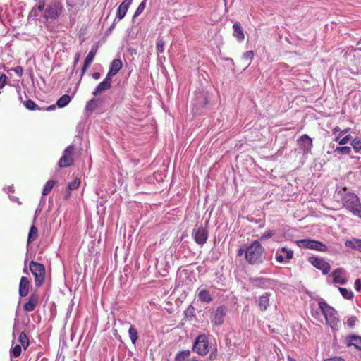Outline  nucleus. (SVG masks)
Wrapping results in <instances>:
<instances>
[{
  "label": "nucleus",
  "mask_w": 361,
  "mask_h": 361,
  "mask_svg": "<svg viewBox=\"0 0 361 361\" xmlns=\"http://www.w3.org/2000/svg\"><path fill=\"white\" fill-rule=\"evenodd\" d=\"M318 306V310H316L314 312H312V315L317 320L322 322L319 314V312H321L325 319L326 324L333 330L337 329L340 323L337 311L324 301H319Z\"/></svg>",
  "instance_id": "nucleus-1"
},
{
  "label": "nucleus",
  "mask_w": 361,
  "mask_h": 361,
  "mask_svg": "<svg viewBox=\"0 0 361 361\" xmlns=\"http://www.w3.org/2000/svg\"><path fill=\"white\" fill-rule=\"evenodd\" d=\"M264 258V248L258 240H255L245 249V259L250 264H261Z\"/></svg>",
  "instance_id": "nucleus-2"
},
{
  "label": "nucleus",
  "mask_w": 361,
  "mask_h": 361,
  "mask_svg": "<svg viewBox=\"0 0 361 361\" xmlns=\"http://www.w3.org/2000/svg\"><path fill=\"white\" fill-rule=\"evenodd\" d=\"M343 206L353 215L361 218V203L360 198L354 193L348 192L342 197Z\"/></svg>",
  "instance_id": "nucleus-3"
},
{
  "label": "nucleus",
  "mask_w": 361,
  "mask_h": 361,
  "mask_svg": "<svg viewBox=\"0 0 361 361\" xmlns=\"http://www.w3.org/2000/svg\"><path fill=\"white\" fill-rule=\"evenodd\" d=\"M63 10L64 8L61 2L51 1L46 6L43 17L46 21L49 19L56 20L61 16Z\"/></svg>",
  "instance_id": "nucleus-4"
},
{
  "label": "nucleus",
  "mask_w": 361,
  "mask_h": 361,
  "mask_svg": "<svg viewBox=\"0 0 361 361\" xmlns=\"http://www.w3.org/2000/svg\"><path fill=\"white\" fill-rule=\"evenodd\" d=\"M29 268L32 274L35 276V283L37 287H40L45 279V267L39 262L31 261L29 264Z\"/></svg>",
  "instance_id": "nucleus-5"
},
{
  "label": "nucleus",
  "mask_w": 361,
  "mask_h": 361,
  "mask_svg": "<svg viewBox=\"0 0 361 361\" xmlns=\"http://www.w3.org/2000/svg\"><path fill=\"white\" fill-rule=\"evenodd\" d=\"M192 350L201 356L206 355L209 352V341L204 334L199 335L193 345Z\"/></svg>",
  "instance_id": "nucleus-6"
},
{
  "label": "nucleus",
  "mask_w": 361,
  "mask_h": 361,
  "mask_svg": "<svg viewBox=\"0 0 361 361\" xmlns=\"http://www.w3.org/2000/svg\"><path fill=\"white\" fill-rule=\"evenodd\" d=\"M299 247L302 248L311 249L321 252L327 251V246L323 243L312 240V239H303L297 241Z\"/></svg>",
  "instance_id": "nucleus-7"
},
{
  "label": "nucleus",
  "mask_w": 361,
  "mask_h": 361,
  "mask_svg": "<svg viewBox=\"0 0 361 361\" xmlns=\"http://www.w3.org/2000/svg\"><path fill=\"white\" fill-rule=\"evenodd\" d=\"M75 147L73 145L67 147L63 152V155L58 161L59 168H67L72 166L74 163L73 153Z\"/></svg>",
  "instance_id": "nucleus-8"
},
{
  "label": "nucleus",
  "mask_w": 361,
  "mask_h": 361,
  "mask_svg": "<svg viewBox=\"0 0 361 361\" xmlns=\"http://www.w3.org/2000/svg\"><path fill=\"white\" fill-rule=\"evenodd\" d=\"M227 308L224 305L218 307L214 312L211 322L214 326H219L224 324L226 316Z\"/></svg>",
  "instance_id": "nucleus-9"
},
{
  "label": "nucleus",
  "mask_w": 361,
  "mask_h": 361,
  "mask_svg": "<svg viewBox=\"0 0 361 361\" xmlns=\"http://www.w3.org/2000/svg\"><path fill=\"white\" fill-rule=\"evenodd\" d=\"M192 236L196 243L202 245L207 240L208 232L202 226H199L192 230Z\"/></svg>",
  "instance_id": "nucleus-10"
},
{
  "label": "nucleus",
  "mask_w": 361,
  "mask_h": 361,
  "mask_svg": "<svg viewBox=\"0 0 361 361\" xmlns=\"http://www.w3.org/2000/svg\"><path fill=\"white\" fill-rule=\"evenodd\" d=\"M297 142L304 154L312 153V149L313 147L312 140L307 135H302L297 140Z\"/></svg>",
  "instance_id": "nucleus-11"
},
{
  "label": "nucleus",
  "mask_w": 361,
  "mask_h": 361,
  "mask_svg": "<svg viewBox=\"0 0 361 361\" xmlns=\"http://www.w3.org/2000/svg\"><path fill=\"white\" fill-rule=\"evenodd\" d=\"M309 262L314 267L321 270L324 274H327L330 271V264L322 258L312 257L309 258Z\"/></svg>",
  "instance_id": "nucleus-12"
},
{
  "label": "nucleus",
  "mask_w": 361,
  "mask_h": 361,
  "mask_svg": "<svg viewBox=\"0 0 361 361\" xmlns=\"http://www.w3.org/2000/svg\"><path fill=\"white\" fill-rule=\"evenodd\" d=\"M39 295L34 292L32 293L28 298V301L23 305V309L26 312H32L39 304Z\"/></svg>",
  "instance_id": "nucleus-13"
},
{
  "label": "nucleus",
  "mask_w": 361,
  "mask_h": 361,
  "mask_svg": "<svg viewBox=\"0 0 361 361\" xmlns=\"http://www.w3.org/2000/svg\"><path fill=\"white\" fill-rule=\"evenodd\" d=\"M111 82L112 78L108 75L105 78V79L101 82L97 87L94 89L92 94L94 96H97L100 94L102 92H105L109 90L111 87Z\"/></svg>",
  "instance_id": "nucleus-14"
},
{
  "label": "nucleus",
  "mask_w": 361,
  "mask_h": 361,
  "mask_svg": "<svg viewBox=\"0 0 361 361\" xmlns=\"http://www.w3.org/2000/svg\"><path fill=\"white\" fill-rule=\"evenodd\" d=\"M97 47H93L91 49L90 51L87 55V56L84 61L83 66L82 68L80 78H82L83 76V75L85 74V73L87 71V69L88 68V67L92 63V61L94 59V56L97 54Z\"/></svg>",
  "instance_id": "nucleus-15"
},
{
  "label": "nucleus",
  "mask_w": 361,
  "mask_h": 361,
  "mask_svg": "<svg viewBox=\"0 0 361 361\" xmlns=\"http://www.w3.org/2000/svg\"><path fill=\"white\" fill-rule=\"evenodd\" d=\"M30 287V281L27 277L22 276L19 283V295L22 298L28 295Z\"/></svg>",
  "instance_id": "nucleus-16"
},
{
  "label": "nucleus",
  "mask_w": 361,
  "mask_h": 361,
  "mask_svg": "<svg viewBox=\"0 0 361 361\" xmlns=\"http://www.w3.org/2000/svg\"><path fill=\"white\" fill-rule=\"evenodd\" d=\"M333 281L335 283L344 285L347 283V279L344 276V271L341 268L336 269L332 272Z\"/></svg>",
  "instance_id": "nucleus-17"
},
{
  "label": "nucleus",
  "mask_w": 361,
  "mask_h": 361,
  "mask_svg": "<svg viewBox=\"0 0 361 361\" xmlns=\"http://www.w3.org/2000/svg\"><path fill=\"white\" fill-rule=\"evenodd\" d=\"M133 0H124L119 6L116 12V18L119 20L123 19L126 16V13L132 4Z\"/></svg>",
  "instance_id": "nucleus-18"
},
{
  "label": "nucleus",
  "mask_w": 361,
  "mask_h": 361,
  "mask_svg": "<svg viewBox=\"0 0 361 361\" xmlns=\"http://www.w3.org/2000/svg\"><path fill=\"white\" fill-rule=\"evenodd\" d=\"M122 68V62L118 59H115L112 61L110 66V69L107 73V75L112 77L117 74V73Z\"/></svg>",
  "instance_id": "nucleus-19"
},
{
  "label": "nucleus",
  "mask_w": 361,
  "mask_h": 361,
  "mask_svg": "<svg viewBox=\"0 0 361 361\" xmlns=\"http://www.w3.org/2000/svg\"><path fill=\"white\" fill-rule=\"evenodd\" d=\"M233 36L239 42H243L245 39V35L240 23L239 22H235L233 25Z\"/></svg>",
  "instance_id": "nucleus-20"
},
{
  "label": "nucleus",
  "mask_w": 361,
  "mask_h": 361,
  "mask_svg": "<svg viewBox=\"0 0 361 361\" xmlns=\"http://www.w3.org/2000/svg\"><path fill=\"white\" fill-rule=\"evenodd\" d=\"M198 300L204 303H209L213 300L210 292L207 289H202L197 293Z\"/></svg>",
  "instance_id": "nucleus-21"
},
{
  "label": "nucleus",
  "mask_w": 361,
  "mask_h": 361,
  "mask_svg": "<svg viewBox=\"0 0 361 361\" xmlns=\"http://www.w3.org/2000/svg\"><path fill=\"white\" fill-rule=\"evenodd\" d=\"M346 344L348 346L353 345L357 349L361 350V336L352 335L346 338Z\"/></svg>",
  "instance_id": "nucleus-22"
},
{
  "label": "nucleus",
  "mask_w": 361,
  "mask_h": 361,
  "mask_svg": "<svg viewBox=\"0 0 361 361\" xmlns=\"http://www.w3.org/2000/svg\"><path fill=\"white\" fill-rule=\"evenodd\" d=\"M269 305V294L261 295L258 300V306L261 311H265Z\"/></svg>",
  "instance_id": "nucleus-23"
},
{
  "label": "nucleus",
  "mask_w": 361,
  "mask_h": 361,
  "mask_svg": "<svg viewBox=\"0 0 361 361\" xmlns=\"http://www.w3.org/2000/svg\"><path fill=\"white\" fill-rule=\"evenodd\" d=\"M99 107L98 104V100L97 99H91L90 101L87 102L86 106H85V110L87 112L92 113L96 109H97Z\"/></svg>",
  "instance_id": "nucleus-24"
},
{
  "label": "nucleus",
  "mask_w": 361,
  "mask_h": 361,
  "mask_svg": "<svg viewBox=\"0 0 361 361\" xmlns=\"http://www.w3.org/2000/svg\"><path fill=\"white\" fill-rule=\"evenodd\" d=\"M38 237V230L35 225H32L30 229L28 237H27V243H30L35 241Z\"/></svg>",
  "instance_id": "nucleus-25"
},
{
  "label": "nucleus",
  "mask_w": 361,
  "mask_h": 361,
  "mask_svg": "<svg viewBox=\"0 0 361 361\" xmlns=\"http://www.w3.org/2000/svg\"><path fill=\"white\" fill-rule=\"evenodd\" d=\"M190 356L189 350H181L178 352L175 357V361H185Z\"/></svg>",
  "instance_id": "nucleus-26"
},
{
  "label": "nucleus",
  "mask_w": 361,
  "mask_h": 361,
  "mask_svg": "<svg viewBox=\"0 0 361 361\" xmlns=\"http://www.w3.org/2000/svg\"><path fill=\"white\" fill-rule=\"evenodd\" d=\"M18 341L25 350L28 348L30 345L29 338L25 332H21L20 334Z\"/></svg>",
  "instance_id": "nucleus-27"
},
{
  "label": "nucleus",
  "mask_w": 361,
  "mask_h": 361,
  "mask_svg": "<svg viewBox=\"0 0 361 361\" xmlns=\"http://www.w3.org/2000/svg\"><path fill=\"white\" fill-rule=\"evenodd\" d=\"M71 100V98L68 94H64L57 100L56 105L60 108L65 107L69 104Z\"/></svg>",
  "instance_id": "nucleus-28"
},
{
  "label": "nucleus",
  "mask_w": 361,
  "mask_h": 361,
  "mask_svg": "<svg viewBox=\"0 0 361 361\" xmlns=\"http://www.w3.org/2000/svg\"><path fill=\"white\" fill-rule=\"evenodd\" d=\"M24 105L28 110L44 111V108L39 107L36 103H35L34 101H32L31 99H28V100L25 101L24 102Z\"/></svg>",
  "instance_id": "nucleus-29"
},
{
  "label": "nucleus",
  "mask_w": 361,
  "mask_h": 361,
  "mask_svg": "<svg viewBox=\"0 0 361 361\" xmlns=\"http://www.w3.org/2000/svg\"><path fill=\"white\" fill-rule=\"evenodd\" d=\"M164 45H165V41L164 40L163 37H161V35H159L157 39L156 43V49L158 54H161L164 51Z\"/></svg>",
  "instance_id": "nucleus-30"
},
{
  "label": "nucleus",
  "mask_w": 361,
  "mask_h": 361,
  "mask_svg": "<svg viewBox=\"0 0 361 361\" xmlns=\"http://www.w3.org/2000/svg\"><path fill=\"white\" fill-rule=\"evenodd\" d=\"M56 183V181L54 180H48L44 186V188L42 190V195L44 196L47 195L51 192L54 185Z\"/></svg>",
  "instance_id": "nucleus-31"
},
{
  "label": "nucleus",
  "mask_w": 361,
  "mask_h": 361,
  "mask_svg": "<svg viewBox=\"0 0 361 361\" xmlns=\"http://www.w3.org/2000/svg\"><path fill=\"white\" fill-rule=\"evenodd\" d=\"M338 290H339L341 294L342 295V296L345 299L350 300L354 296L353 293L351 290H349L345 288L339 287Z\"/></svg>",
  "instance_id": "nucleus-32"
},
{
  "label": "nucleus",
  "mask_w": 361,
  "mask_h": 361,
  "mask_svg": "<svg viewBox=\"0 0 361 361\" xmlns=\"http://www.w3.org/2000/svg\"><path fill=\"white\" fill-rule=\"evenodd\" d=\"M129 336L133 344L135 343L137 340V331L134 326H130L128 330Z\"/></svg>",
  "instance_id": "nucleus-33"
},
{
  "label": "nucleus",
  "mask_w": 361,
  "mask_h": 361,
  "mask_svg": "<svg viewBox=\"0 0 361 361\" xmlns=\"http://www.w3.org/2000/svg\"><path fill=\"white\" fill-rule=\"evenodd\" d=\"M339 154H350L351 148L348 146L337 147L335 149Z\"/></svg>",
  "instance_id": "nucleus-34"
},
{
  "label": "nucleus",
  "mask_w": 361,
  "mask_h": 361,
  "mask_svg": "<svg viewBox=\"0 0 361 361\" xmlns=\"http://www.w3.org/2000/svg\"><path fill=\"white\" fill-rule=\"evenodd\" d=\"M22 351V347L20 345H16L11 349V355L14 357H18Z\"/></svg>",
  "instance_id": "nucleus-35"
},
{
  "label": "nucleus",
  "mask_w": 361,
  "mask_h": 361,
  "mask_svg": "<svg viewBox=\"0 0 361 361\" xmlns=\"http://www.w3.org/2000/svg\"><path fill=\"white\" fill-rule=\"evenodd\" d=\"M80 185V179L79 178H75L72 182L68 183V188L69 190H73L78 188Z\"/></svg>",
  "instance_id": "nucleus-36"
},
{
  "label": "nucleus",
  "mask_w": 361,
  "mask_h": 361,
  "mask_svg": "<svg viewBox=\"0 0 361 361\" xmlns=\"http://www.w3.org/2000/svg\"><path fill=\"white\" fill-rule=\"evenodd\" d=\"M351 145L353 146L354 150L356 152H358L361 150V140L358 138H355L351 142Z\"/></svg>",
  "instance_id": "nucleus-37"
},
{
  "label": "nucleus",
  "mask_w": 361,
  "mask_h": 361,
  "mask_svg": "<svg viewBox=\"0 0 361 361\" xmlns=\"http://www.w3.org/2000/svg\"><path fill=\"white\" fill-rule=\"evenodd\" d=\"M254 58V52L252 51H247L243 54V59L249 61L248 65L250 64L251 61Z\"/></svg>",
  "instance_id": "nucleus-38"
},
{
  "label": "nucleus",
  "mask_w": 361,
  "mask_h": 361,
  "mask_svg": "<svg viewBox=\"0 0 361 361\" xmlns=\"http://www.w3.org/2000/svg\"><path fill=\"white\" fill-rule=\"evenodd\" d=\"M145 6H146V4H145V1L141 2L140 4V5L138 6L137 8L136 9V11L134 13L133 18H136L138 16H140L144 11Z\"/></svg>",
  "instance_id": "nucleus-39"
},
{
  "label": "nucleus",
  "mask_w": 361,
  "mask_h": 361,
  "mask_svg": "<svg viewBox=\"0 0 361 361\" xmlns=\"http://www.w3.org/2000/svg\"><path fill=\"white\" fill-rule=\"evenodd\" d=\"M281 251L286 255L287 261H289L293 258V252L292 250H289L287 247H283L281 248Z\"/></svg>",
  "instance_id": "nucleus-40"
},
{
  "label": "nucleus",
  "mask_w": 361,
  "mask_h": 361,
  "mask_svg": "<svg viewBox=\"0 0 361 361\" xmlns=\"http://www.w3.org/2000/svg\"><path fill=\"white\" fill-rule=\"evenodd\" d=\"M7 81H8V77L6 76V74L2 73L0 75V89H3L5 87V85L7 83Z\"/></svg>",
  "instance_id": "nucleus-41"
},
{
  "label": "nucleus",
  "mask_w": 361,
  "mask_h": 361,
  "mask_svg": "<svg viewBox=\"0 0 361 361\" xmlns=\"http://www.w3.org/2000/svg\"><path fill=\"white\" fill-rule=\"evenodd\" d=\"M276 234V232L274 231H272V230H269L267 231V232H265L261 237V238H263V239H268L271 237H272L273 235H274Z\"/></svg>",
  "instance_id": "nucleus-42"
},
{
  "label": "nucleus",
  "mask_w": 361,
  "mask_h": 361,
  "mask_svg": "<svg viewBox=\"0 0 361 361\" xmlns=\"http://www.w3.org/2000/svg\"><path fill=\"white\" fill-rule=\"evenodd\" d=\"M35 8H37V10L38 11H42L43 10H45L46 6H45V1L44 0H39V4L37 6H34Z\"/></svg>",
  "instance_id": "nucleus-43"
},
{
  "label": "nucleus",
  "mask_w": 361,
  "mask_h": 361,
  "mask_svg": "<svg viewBox=\"0 0 361 361\" xmlns=\"http://www.w3.org/2000/svg\"><path fill=\"white\" fill-rule=\"evenodd\" d=\"M350 139H351L350 135H347L338 141V144L341 145H344L347 144Z\"/></svg>",
  "instance_id": "nucleus-44"
},
{
  "label": "nucleus",
  "mask_w": 361,
  "mask_h": 361,
  "mask_svg": "<svg viewBox=\"0 0 361 361\" xmlns=\"http://www.w3.org/2000/svg\"><path fill=\"white\" fill-rule=\"evenodd\" d=\"M257 284L259 285H265L266 283L269 282V279H263V278H256L254 279Z\"/></svg>",
  "instance_id": "nucleus-45"
},
{
  "label": "nucleus",
  "mask_w": 361,
  "mask_h": 361,
  "mask_svg": "<svg viewBox=\"0 0 361 361\" xmlns=\"http://www.w3.org/2000/svg\"><path fill=\"white\" fill-rule=\"evenodd\" d=\"M13 70L19 77H21L23 75V70L21 66H18L15 67Z\"/></svg>",
  "instance_id": "nucleus-46"
},
{
  "label": "nucleus",
  "mask_w": 361,
  "mask_h": 361,
  "mask_svg": "<svg viewBox=\"0 0 361 361\" xmlns=\"http://www.w3.org/2000/svg\"><path fill=\"white\" fill-rule=\"evenodd\" d=\"M355 288L357 291L361 292V280L360 279L355 280Z\"/></svg>",
  "instance_id": "nucleus-47"
},
{
  "label": "nucleus",
  "mask_w": 361,
  "mask_h": 361,
  "mask_svg": "<svg viewBox=\"0 0 361 361\" xmlns=\"http://www.w3.org/2000/svg\"><path fill=\"white\" fill-rule=\"evenodd\" d=\"M355 322H356V318L355 317H350L348 319L347 321V324L350 327V328H353L354 327L355 324Z\"/></svg>",
  "instance_id": "nucleus-48"
},
{
  "label": "nucleus",
  "mask_w": 361,
  "mask_h": 361,
  "mask_svg": "<svg viewBox=\"0 0 361 361\" xmlns=\"http://www.w3.org/2000/svg\"><path fill=\"white\" fill-rule=\"evenodd\" d=\"M324 361H345V360L340 356H335L330 358H326Z\"/></svg>",
  "instance_id": "nucleus-49"
},
{
  "label": "nucleus",
  "mask_w": 361,
  "mask_h": 361,
  "mask_svg": "<svg viewBox=\"0 0 361 361\" xmlns=\"http://www.w3.org/2000/svg\"><path fill=\"white\" fill-rule=\"evenodd\" d=\"M276 260L280 263L284 262V257L279 253V250L276 253Z\"/></svg>",
  "instance_id": "nucleus-50"
},
{
  "label": "nucleus",
  "mask_w": 361,
  "mask_h": 361,
  "mask_svg": "<svg viewBox=\"0 0 361 361\" xmlns=\"http://www.w3.org/2000/svg\"><path fill=\"white\" fill-rule=\"evenodd\" d=\"M38 12L39 11L37 10V8L33 7L29 13V17H37L38 16Z\"/></svg>",
  "instance_id": "nucleus-51"
},
{
  "label": "nucleus",
  "mask_w": 361,
  "mask_h": 361,
  "mask_svg": "<svg viewBox=\"0 0 361 361\" xmlns=\"http://www.w3.org/2000/svg\"><path fill=\"white\" fill-rule=\"evenodd\" d=\"M353 247L361 251V239L355 240V245H354Z\"/></svg>",
  "instance_id": "nucleus-52"
},
{
  "label": "nucleus",
  "mask_w": 361,
  "mask_h": 361,
  "mask_svg": "<svg viewBox=\"0 0 361 361\" xmlns=\"http://www.w3.org/2000/svg\"><path fill=\"white\" fill-rule=\"evenodd\" d=\"M80 55L79 53H77L75 55V57H74V66H75L78 63V61L80 60Z\"/></svg>",
  "instance_id": "nucleus-53"
},
{
  "label": "nucleus",
  "mask_w": 361,
  "mask_h": 361,
  "mask_svg": "<svg viewBox=\"0 0 361 361\" xmlns=\"http://www.w3.org/2000/svg\"><path fill=\"white\" fill-rule=\"evenodd\" d=\"M99 77H100V73L99 72H94V73H92V78L94 80L99 79Z\"/></svg>",
  "instance_id": "nucleus-54"
},
{
  "label": "nucleus",
  "mask_w": 361,
  "mask_h": 361,
  "mask_svg": "<svg viewBox=\"0 0 361 361\" xmlns=\"http://www.w3.org/2000/svg\"><path fill=\"white\" fill-rule=\"evenodd\" d=\"M245 254V250H244L243 248H240L238 250V256H241L243 255V254Z\"/></svg>",
  "instance_id": "nucleus-55"
},
{
  "label": "nucleus",
  "mask_w": 361,
  "mask_h": 361,
  "mask_svg": "<svg viewBox=\"0 0 361 361\" xmlns=\"http://www.w3.org/2000/svg\"><path fill=\"white\" fill-rule=\"evenodd\" d=\"M341 128L339 126H336L333 130L332 132L334 134H336L337 132H339L341 133Z\"/></svg>",
  "instance_id": "nucleus-56"
},
{
  "label": "nucleus",
  "mask_w": 361,
  "mask_h": 361,
  "mask_svg": "<svg viewBox=\"0 0 361 361\" xmlns=\"http://www.w3.org/2000/svg\"><path fill=\"white\" fill-rule=\"evenodd\" d=\"M187 312L193 314L194 313V307L192 305H190L186 310Z\"/></svg>",
  "instance_id": "nucleus-57"
},
{
  "label": "nucleus",
  "mask_w": 361,
  "mask_h": 361,
  "mask_svg": "<svg viewBox=\"0 0 361 361\" xmlns=\"http://www.w3.org/2000/svg\"><path fill=\"white\" fill-rule=\"evenodd\" d=\"M44 110H46V111H51V110H54L55 109V105H51L47 108H44Z\"/></svg>",
  "instance_id": "nucleus-58"
},
{
  "label": "nucleus",
  "mask_w": 361,
  "mask_h": 361,
  "mask_svg": "<svg viewBox=\"0 0 361 361\" xmlns=\"http://www.w3.org/2000/svg\"><path fill=\"white\" fill-rule=\"evenodd\" d=\"M341 135H342L341 133H339V135L335 137L334 141H336V142H338V141L341 139Z\"/></svg>",
  "instance_id": "nucleus-59"
},
{
  "label": "nucleus",
  "mask_w": 361,
  "mask_h": 361,
  "mask_svg": "<svg viewBox=\"0 0 361 361\" xmlns=\"http://www.w3.org/2000/svg\"><path fill=\"white\" fill-rule=\"evenodd\" d=\"M287 361H296V360L295 358H293V357L288 355Z\"/></svg>",
  "instance_id": "nucleus-60"
},
{
  "label": "nucleus",
  "mask_w": 361,
  "mask_h": 361,
  "mask_svg": "<svg viewBox=\"0 0 361 361\" xmlns=\"http://www.w3.org/2000/svg\"><path fill=\"white\" fill-rule=\"evenodd\" d=\"M349 130H350V128H345V129H344V130L341 131V134L343 135L345 133H347L349 131Z\"/></svg>",
  "instance_id": "nucleus-61"
},
{
  "label": "nucleus",
  "mask_w": 361,
  "mask_h": 361,
  "mask_svg": "<svg viewBox=\"0 0 361 361\" xmlns=\"http://www.w3.org/2000/svg\"><path fill=\"white\" fill-rule=\"evenodd\" d=\"M70 195H71L70 192H68L66 193V195H65V198H66V200H68V199L69 198V197H70Z\"/></svg>",
  "instance_id": "nucleus-62"
},
{
  "label": "nucleus",
  "mask_w": 361,
  "mask_h": 361,
  "mask_svg": "<svg viewBox=\"0 0 361 361\" xmlns=\"http://www.w3.org/2000/svg\"><path fill=\"white\" fill-rule=\"evenodd\" d=\"M343 191H346V190H347V188H346V187H343Z\"/></svg>",
  "instance_id": "nucleus-63"
}]
</instances>
